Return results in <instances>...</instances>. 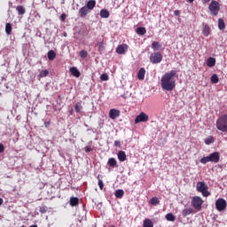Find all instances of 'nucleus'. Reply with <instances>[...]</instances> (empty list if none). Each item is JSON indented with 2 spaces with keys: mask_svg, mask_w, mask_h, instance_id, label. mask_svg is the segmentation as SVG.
I'll return each mask as SVG.
<instances>
[{
  "mask_svg": "<svg viewBox=\"0 0 227 227\" xmlns=\"http://www.w3.org/2000/svg\"><path fill=\"white\" fill-rule=\"evenodd\" d=\"M176 71L171 70L170 72H167L164 75L161 76L160 84L162 90L165 91H173L176 86Z\"/></svg>",
  "mask_w": 227,
  "mask_h": 227,
  "instance_id": "nucleus-1",
  "label": "nucleus"
},
{
  "mask_svg": "<svg viewBox=\"0 0 227 227\" xmlns=\"http://www.w3.org/2000/svg\"><path fill=\"white\" fill-rule=\"evenodd\" d=\"M221 159V156L218 152L212 153L209 156H206L200 159L201 164H207V162H215L217 164Z\"/></svg>",
  "mask_w": 227,
  "mask_h": 227,
  "instance_id": "nucleus-2",
  "label": "nucleus"
},
{
  "mask_svg": "<svg viewBox=\"0 0 227 227\" xmlns=\"http://www.w3.org/2000/svg\"><path fill=\"white\" fill-rule=\"evenodd\" d=\"M216 129L221 132H227V114H223L216 120Z\"/></svg>",
  "mask_w": 227,
  "mask_h": 227,
  "instance_id": "nucleus-3",
  "label": "nucleus"
},
{
  "mask_svg": "<svg viewBox=\"0 0 227 227\" xmlns=\"http://www.w3.org/2000/svg\"><path fill=\"white\" fill-rule=\"evenodd\" d=\"M197 191L198 192H201L204 198H208V196H210V192H208V185H207L205 182L197 183Z\"/></svg>",
  "mask_w": 227,
  "mask_h": 227,
  "instance_id": "nucleus-4",
  "label": "nucleus"
},
{
  "mask_svg": "<svg viewBox=\"0 0 227 227\" xmlns=\"http://www.w3.org/2000/svg\"><path fill=\"white\" fill-rule=\"evenodd\" d=\"M203 203H205V201L200 196H194L192 199V207H193V208L197 212H200V210H201V207H203Z\"/></svg>",
  "mask_w": 227,
  "mask_h": 227,
  "instance_id": "nucleus-5",
  "label": "nucleus"
},
{
  "mask_svg": "<svg viewBox=\"0 0 227 227\" xmlns=\"http://www.w3.org/2000/svg\"><path fill=\"white\" fill-rule=\"evenodd\" d=\"M208 9L212 15L215 17L219 14V12L221 10V4H219V2L213 0L209 4Z\"/></svg>",
  "mask_w": 227,
  "mask_h": 227,
  "instance_id": "nucleus-6",
  "label": "nucleus"
},
{
  "mask_svg": "<svg viewBox=\"0 0 227 227\" xmlns=\"http://www.w3.org/2000/svg\"><path fill=\"white\" fill-rule=\"evenodd\" d=\"M150 61H151V63H153L154 65L160 63V61H162V53H160L159 51L152 53L150 56Z\"/></svg>",
  "mask_w": 227,
  "mask_h": 227,
  "instance_id": "nucleus-7",
  "label": "nucleus"
},
{
  "mask_svg": "<svg viewBox=\"0 0 227 227\" xmlns=\"http://www.w3.org/2000/svg\"><path fill=\"white\" fill-rule=\"evenodd\" d=\"M227 204L224 199H218L215 202V208L218 212H223V210L226 209Z\"/></svg>",
  "mask_w": 227,
  "mask_h": 227,
  "instance_id": "nucleus-8",
  "label": "nucleus"
},
{
  "mask_svg": "<svg viewBox=\"0 0 227 227\" xmlns=\"http://www.w3.org/2000/svg\"><path fill=\"white\" fill-rule=\"evenodd\" d=\"M150 120L148 114H145L144 112L140 113L135 119V123H146Z\"/></svg>",
  "mask_w": 227,
  "mask_h": 227,
  "instance_id": "nucleus-9",
  "label": "nucleus"
},
{
  "mask_svg": "<svg viewBox=\"0 0 227 227\" xmlns=\"http://www.w3.org/2000/svg\"><path fill=\"white\" fill-rule=\"evenodd\" d=\"M127 51H129V45L122 43L117 46L115 52H117V54H125Z\"/></svg>",
  "mask_w": 227,
  "mask_h": 227,
  "instance_id": "nucleus-10",
  "label": "nucleus"
},
{
  "mask_svg": "<svg viewBox=\"0 0 227 227\" xmlns=\"http://www.w3.org/2000/svg\"><path fill=\"white\" fill-rule=\"evenodd\" d=\"M121 114V112H120V110L115 109V108H112L109 111V118L111 120H116V118L120 117Z\"/></svg>",
  "mask_w": 227,
  "mask_h": 227,
  "instance_id": "nucleus-11",
  "label": "nucleus"
},
{
  "mask_svg": "<svg viewBox=\"0 0 227 227\" xmlns=\"http://www.w3.org/2000/svg\"><path fill=\"white\" fill-rule=\"evenodd\" d=\"M78 13H79V17H81V19H84V17L88 16V14L90 13V11L87 8V6L84 5L83 7L80 8Z\"/></svg>",
  "mask_w": 227,
  "mask_h": 227,
  "instance_id": "nucleus-12",
  "label": "nucleus"
},
{
  "mask_svg": "<svg viewBox=\"0 0 227 227\" xmlns=\"http://www.w3.org/2000/svg\"><path fill=\"white\" fill-rule=\"evenodd\" d=\"M117 157L120 162H125L127 160V154L125 153V151H119Z\"/></svg>",
  "mask_w": 227,
  "mask_h": 227,
  "instance_id": "nucleus-13",
  "label": "nucleus"
},
{
  "mask_svg": "<svg viewBox=\"0 0 227 227\" xmlns=\"http://www.w3.org/2000/svg\"><path fill=\"white\" fill-rule=\"evenodd\" d=\"M107 165L112 168H118V161L114 158H110L108 159Z\"/></svg>",
  "mask_w": 227,
  "mask_h": 227,
  "instance_id": "nucleus-14",
  "label": "nucleus"
},
{
  "mask_svg": "<svg viewBox=\"0 0 227 227\" xmlns=\"http://www.w3.org/2000/svg\"><path fill=\"white\" fill-rule=\"evenodd\" d=\"M87 7V9L91 12V10H93V8H95V6H97V1L95 0H89L85 5Z\"/></svg>",
  "mask_w": 227,
  "mask_h": 227,
  "instance_id": "nucleus-15",
  "label": "nucleus"
},
{
  "mask_svg": "<svg viewBox=\"0 0 227 227\" xmlns=\"http://www.w3.org/2000/svg\"><path fill=\"white\" fill-rule=\"evenodd\" d=\"M69 72L72 75H74V77H77V78L81 77V72H79V69H77V67H71L69 69Z\"/></svg>",
  "mask_w": 227,
  "mask_h": 227,
  "instance_id": "nucleus-16",
  "label": "nucleus"
},
{
  "mask_svg": "<svg viewBox=\"0 0 227 227\" xmlns=\"http://www.w3.org/2000/svg\"><path fill=\"white\" fill-rule=\"evenodd\" d=\"M145 74H146V70L144 67L140 68L137 73V79L139 81H145Z\"/></svg>",
  "mask_w": 227,
  "mask_h": 227,
  "instance_id": "nucleus-17",
  "label": "nucleus"
},
{
  "mask_svg": "<svg viewBox=\"0 0 227 227\" xmlns=\"http://www.w3.org/2000/svg\"><path fill=\"white\" fill-rule=\"evenodd\" d=\"M150 205H153V207H157V205H160V200L157 197H153L149 200Z\"/></svg>",
  "mask_w": 227,
  "mask_h": 227,
  "instance_id": "nucleus-18",
  "label": "nucleus"
},
{
  "mask_svg": "<svg viewBox=\"0 0 227 227\" xmlns=\"http://www.w3.org/2000/svg\"><path fill=\"white\" fill-rule=\"evenodd\" d=\"M161 48H162V44H160L159 42L154 41L152 43V49L153 51H160Z\"/></svg>",
  "mask_w": 227,
  "mask_h": 227,
  "instance_id": "nucleus-19",
  "label": "nucleus"
},
{
  "mask_svg": "<svg viewBox=\"0 0 227 227\" xmlns=\"http://www.w3.org/2000/svg\"><path fill=\"white\" fill-rule=\"evenodd\" d=\"M69 203H70L71 207H77V205H79V198L71 197Z\"/></svg>",
  "mask_w": 227,
  "mask_h": 227,
  "instance_id": "nucleus-20",
  "label": "nucleus"
},
{
  "mask_svg": "<svg viewBox=\"0 0 227 227\" xmlns=\"http://www.w3.org/2000/svg\"><path fill=\"white\" fill-rule=\"evenodd\" d=\"M207 67H209V68H212V67H215V59L210 57L207 60Z\"/></svg>",
  "mask_w": 227,
  "mask_h": 227,
  "instance_id": "nucleus-21",
  "label": "nucleus"
},
{
  "mask_svg": "<svg viewBox=\"0 0 227 227\" xmlns=\"http://www.w3.org/2000/svg\"><path fill=\"white\" fill-rule=\"evenodd\" d=\"M165 219L167 221H170L171 223H175L176 216H175V215H173L172 213H168L166 215Z\"/></svg>",
  "mask_w": 227,
  "mask_h": 227,
  "instance_id": "nucleus-22",
  "label": "nucleus"
},
{
  "mask_svg": "<svg viewBox=\"0 0 227 227\" xmlns=\"http://www.w3.org/2000/svg\"><path fill=\"white\" fill-rule=\"evenodd\" d=\"M100 17L101 19H109V11L102 9L100 11Z\"/></svg>",
  "mask_w": 227,
  "mask_h": 227,
  "instance_id": "nucleus-23",
  "label": "nucleus"
},
{
  "mask_svg": "<svg viewBox=\"0 0 227 227\" xmlns=\"http://www.w3.org/2000/svg\"><path fill=\"white\" fill-rule=\"evenodd\" d=\"M125 194V192L123 190L119 189L115 191V198H118L119 200H121Z\"/></svg>",
  "mask_w": 227,
  "mask_h": 227,
  "instance_id": "nucleus-24",
  "label": "nucleus"
},
{
  "mask_svg": "<svg viewBox=\"0 0 227 227\" xmlns=\"http://www.w3.org/2000/svg\"><path fill=\"white\" fill-rule=\"evenodd\" d=\"M13 27H12V23H6L5 24V33L6 35H12Z\"/></svg>",
  "mask_w": 227,
  "mask_h": 227,
  "instance_id": "nucleus-25",
  "label": "nucleus"
},
{
  "mask_svg": "<svg viewBox=\"0 0 227 227\" xmlns=\"http://www.w3.org/2000/svg\"><path fill=\"white\" fill-rule=\"evenodd\" d=\"M202 33L204 36H208V35H210V27H208V25H205L202 28Z\"/></svg>",
  "mask_w": 227,
  "mask_h": 227,
  "instance_id": "nucleus-26",
  "label": "nucleus"
},
{
  "mask_svg": "<svg viewBox=\"0 0 227 227\" xmlns=\"http://www.w3.org/2000/svg\"><path fill=\"white\" fill-rule=\"evenodd\" d=\"M143 227H153V222H152L150 219L145 218L144 220Z\"/></svg>",
  "mask_w": 227,
  "mask_h": 227,
  "instance_id": "nucleus-27",
  "label": "nucleus"
},
{
  "mask_svg": "<svg viewBox=\"0 0 227 227\" xmlns=\"http://www.w3.org/2000/svg\"><path fill=\"white\" fill-rule=\"evenodd\" d=\"M218 28L223 30V29H225L226 28V25L224 23V20L223 19H218Z\"/></svg>",
  "mask_w": 227,
  "mask_h": 227,
  "instance_id": "nucleus-28",
  "label": "nucleus"
},
{
  "mask_svg": "<svg viewBox=\"0 0 227 227\" xmlns=\"http://www.w3.org/2000/svg\"><path fill=\"white\" fill-rule=\"evenodd\" d=\"M56 58V52H54V51L51 50L50 51H48V59L50 61H54Z\"/></svg>",
  "mask_w": 227,
  "mask_h": 227,
  "instance_id": "nucleus-29",
  "label": "nucleus"
},
{
  "mask_svg": "<svg viewBox=\"0 0 227 227\" xmlns=\"http://www.w3.org/2000/svg\"><path fill=\"white\" fill-rule=\"evenodd\" d=\"M74 111H75V113H82V104L81 102H77L74 105Z\"/></svg>",
  "mask_w": 227,
  "mask_h": 227,
  "instance_id": "nucleus-30",
  "label": "nucleus"
},
{
  "mask_svg": "<svg viewBox=\"0 0 227 227\" xmlns=\"http://www.w3.org/2000/svg\"><path fill=\"white\" fill-rule=\"evenodd\" d=\"M16 10H17L19 15H24V13H26V9L22 5H18L16 7Z\"/></svg>",
  "mask_w": 227,
  "mask_h": 227,
  "instance_id": "nucleus-31",
  "label": "nucleus"
},
{
  "mask_svg": "<svg viewBox=\"0 0 227 227\" xmlns=\"http://www.w3.org/2000/svg\"><path fill=\"white\" fill-rule=\"evenodd\" d=\"M137 33L140 35L143 36V35H146V28L143 27H139L137 29Z\"/></svg>",
  "mask_w": 227,
  "mask_h": 227,
  "instance_id": "nucleus-32",
  "label": "nucleus"
},
{
  "mask_svg": "<svg viewBox=\"0 0 227 227\" xmlns=\"http://www.w3.org/2000/svg\"><path fill=\"white\" fill-rule=\"evenodd\" d=\"M182 214H183V217H187V215L192 214V208L191 207L185 208L183 210Z\"/></svg>",
  "mask_w": 227,
  "mask_h": 227,
  "instance_id": "nucleus-33",
  "label": "nucleus"
},
{
  "mask_svg": "<svg viewBox=\"0 0 227 227\" xmlns=\"http://www.w3.org/2000/svg\"><path fill=\"white\" fill-rule=\"evenodd\" d=\"M96 45L99 52H102L106 49V47L104 46V42H98Z\"/></svg>",
  "mask_w": 227,
  "mask_h": 227,
  "instance_id": "nucleus-34",
  "label": "nucleus"
},
{
  "mask_svg": "<svg viewBox=\"0 0 227 227\" xmlns=\"http://www.w3.org/2000/svg\"><path fill=\"white\" fill-rule=\"evenodd\" d=\"M47 75H49V70L47 69H44V70H42L39 74H38V77L40 79L43 78V77H47Z\"/></svg>",
  "mask_w": 227,
  "mask_h": 227,
  "instance_id": "nucleus-35",
  "label": "nucleus"
},
{
  "mask_svg": "<svg viewBox=\"0 0 227 227\" xmlns=\"http://www.w3.org/2000/svg\"><path fill=\"white\" fill-rule=\"evenodd\" d=\"M211 82L212 84H217V82H219V76H217V74H213L211 76Z\"/></svg>",
  "mask_w": 227,
  "mask_h": 227,
  "instance_id": "nucleus-36",
  "label": "nucleus"
},
{
  "mask_svg": "<svg viewBox=\"0 0 227 227\" xmlns=\"http://www.w3.org/2000/svg\"><path fill=\"white\" fill-rule=\"evenodd\" d=\"M206 145H212L214 143V137L209 136L207 138L205 139Z\"/></svg>",
  "mask_w": 227,
  "mask_h": 227,
  "instance_id": "nucleus-37",
  "label": "nucleus"
},
{
  "mask_svg": "<svg viewBox=\"0 0 227 227\" xmlns=\"http://www.w3.org/2000/svg\"><path fill=\"white\" fill-rule=\"evenodd\" d=\"M98 184L99 185V189L102 191L104 189V181H102V179H100V175L98 176Z\"/></svg>",
  "mask_w": 227,
  "mask_h": 227,
  "instance_id": "nucleus-38",
  "label": "nucleus"
},
{
  "mask_svg": "<svg viewBox=\"0 0 227 227\" xmlns=\"http://www.w3.org/2000/svg\"><path fill=\"white\" fill-rule=\"evenodd\" d=\"M40 214H46L47 213V206H42L39 207Z\"/></svg>",
  "mask_w": 227,
  "mask_h": 227,
  "instance_id": "nucleus-39",
  "label": "nucleus"
},
{
  "mask_svg": "<svg viewBox=\"0 0 227 227\" xmlns=\"http://www.w3.org/2000/svg\"><path fill=\"white\" fill-rule=\"evenodd\" d=\"M100 80L101 81H109V75H107V74H102L100 75Z\"/></svg>",
  "mask_w": 227,
  "mask_h": 227,
  "instance_id": "nucleus-40",
  "label": "nucleus"
},
{
  "mask_svg": "<svg viewBox=\"0 0 227 227\" xmlns=\"http://www.w3.org/2000/svg\"><path fill=\"white\" fill-rule=\"evenodd\" d=\"M80 56H81V58H88V51H84V50H82V51H80Z\"/></svg>",
  "mask_w": 227,
  "mask_h": 227,
  "instance_id": "nucleus-41",
  "label": "nucleus"
},
{
  "mask_svg": "<svg viewBox=\"0 0 227 227\" xmlns=\"http://www.w3.org/2000/svg\"><path fill=\"white\" fill-rule=\"evenodd\" d=\"M60 20H61L62 22H65V20H67V14L62 13V14L60 15Z\"/></svg>",
  "mask_w": 227,
  "mask_h": 227,
  "instance_id": "nucleus-42",
  "label": "nucleus"
},
{
  "mask_svg": "<svg viewBox=\"0 0 227 227\" xmlns=\"http://www.w3.org/2000/svg\"><path fill=\"white\" fill-rule=\"evenodd\" d=\"M85 152L88 153L90 152H93V148L90 147V146H86L85 147Z\"/></svg>",
  "mask_w": 227,
  "mask_h": 227,
  "instance_id": "nucleus-43",
  "label": "nucleus"
},
{
  "mask_svg": "<svg viewBox=\"0 0 227 227\" xmlns=\"http://www.w3.org/2000/svg\"><path fill=\"white\" fill-rule=\"evenodd\" d=\"M4 152V145L0 144V153H3Z\"/></svg>",
  "mask_w": 227,
  "mask_h": 227,
  "instance_id": "nucleus-44",
  "label": "nucleus"
},
{
  "mask_svg": "<svg viewBox=\"0 0 227 227\" xmlns=\"http://www.w3.org/2000/svg\"><path fill=\"white\" fill-rule=\"evenodd\" d=\"M174 15H176V17H178V15H180V11L176 10V11L174 12Z\"/></svg>",
  "mask_w": 227,
  "mask_h": 227,
  "instance_id": "nucleus-45",
  "label": "nucleus"
},
{
  "mask_svg": "<svg viewBox=\"0 0 227 227\" xmlns=\"http://www.w3.org/2000/svg\"><path fill=\"white\" fill-rule=\"evenodd\" d=\"M114 145V146H120V141L115 140Z\"/></svg>",
  "mask_w": 227,
  "mask_h": 227,
  "instance_id": "nucleus-46",
  "label": "nucleus"
},
{
  "mask_svg": "<svg viewBox=\"0 0 227 227\" xmlns=\"http://www.w3.org/2000/svg\"><path fill=\"white\" fill-rule=\"evenodd\" d=\"M203 4H207V3H210V0H201Z\"/></svg>",
  "mask_w": 227,
  "mask_h": 227,
  "instance_id": "nucleus-47",
  "label": "nucleus"
},
{
  "mask_svg": "<svg viewBox=\"0 0 227 227\" xmlns=\"http://www.w3.org/2000/svg\"><path fill=\"white\" fill-rule=\"evenodd\" d=\"M69 114H70L71 116H72V114H74V110H73V109L69 111Z\"/></svg>",
  "mask_w": 227,
  "mask_h": 227,
  "instance_id": "nucleus-48",
  "label": "nucleus"
},
{
  "mask_svg": "<svg viewBox=\"0 0 227 227\" xmlns=\"http://www.w3.org/2000/svg\"><path fill=\"white\" fill-rule=\"evenodd\" d=\"M3 204V199L0 198V205Z\"/></svg>",
  "mask_w": 227,
  "mask_h": 227,
  "instance_id": "nucleus-49",
  "label": "nucleus"
},
{
  "mask_svg": "<svg viewBox=\"0 0 227 227\" xmlns=\"http://www.w3.org/2000/svg\"><path fill=\"white\" fill-rule=\"evenodd\" d=\"M188 2H190V3H194V0H188Z\"/></svg>",
  "mask_w": 227,
  "mask_h": 227,
  "instance_id": "nucleus-50",
  "label": "nucleus"
},
{
  "mask_svg": "<svg viewBox=\"0 0 227 227\" xmlns=\"http://www.w3.org/2000/svg\"><path fill=\"white\" fill-rule=\"evenodd\" d=\"M122 98H125V96H122Z\"/></svg>",
  "mask_w": 227,
  "mask_h": 227,
  "instance_id": "nucleus-51",
  "label": "nucleus"
}]
</instances>
